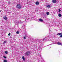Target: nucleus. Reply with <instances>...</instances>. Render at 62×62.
<instances>
[{
	"mask_svg": "<svg viewBox=\"0 0 62 62\" xmlns=\"http://www.w3.org/2000/svg\"><path fill=\"white\" fill-rule=\"evenodd\" d=\"M16 8L19 9H21L22 8V6L20 4H17L16 6Z\"/></svg>",
	"mask_w": 62,
	"mask_h": 62,
	"instance_id": "obj_1",
	"label": "nucleus"
},
{
	"mask_svg": "<svg viewBox=\"0 0 62 62\" xmlns=\"http://www.w3.org/2000/svg\"><path fill=\"white\" fill-rule=\"evenodd\" d=\"M30 53V51L27 52L25 53V54L26 55H27V56H28Z\"/></svg>",
	"mask_w": 62,
	"mask_h": 62,
	"instance_id": "obj_2",
	"label": "nucleus"
},
{
	"mask_svg": "<svg viewBox=\"0 0 62 62\" xmlns=\"http://www.w3.org/2000/svg\"><path fill=\"white\" fill-rule=\"evenodd\" d=\"M57 44H58V45H62V43L59 42H57Z\"/></svg>",
	"mask_w": 62,
	"mask_h": 62,
	"instance_id": "obj_3",
	"label": "nucleus"
},
{
	"mask_svg": "<svg viewBox=\"0 0 62 62\" xmlns=\"http://www.w3.org/2000/svg\"><path fill=\"white\" fill-rule=\"evenodd\" d=\"M39 21H40V22H42V21H43L42 19L41 18L39 19Z\"/></svg>",
	"mask_w": 62,
	"mask_h": 62,
	"instance_id": "obj_4",
	"label": "nucleus"
},
{
	"mask_svg": "<svg viewBox=\"0 0 62 62\" xmlns=\"http://www.w3.org/2000/svg\"><path fill=\"white\" fill-rule=\"evenodd\" d=\"M51 6H50V5H47L46 6V7L47 8H50V7Z\"/></svg>",
	"mask_w": 62,
	"mask_h": 62,
	"instance_id": "obj_5",
	"label": "nucleus"
},
{
	"mask_svg": "<svg viewBox=\"0 0 62 62\" xmlns=\"http://www.w3.org/2000/svg\"><path fill=\"white\" fill-rule=\"evenodd\" d=\"M3 19H4L5 20H7V17L5 16L4 17H3Z\"/></svg>",
	"mask_w": 62,
	"mask_h": 62,
	"instance_id": "obj_6",
	"label": "nucleus"
},
{
	"mask_svg": "<svg viewBox=\"0 0 62 62\" xmlns=\"http://www.w3.org/2000/svg\"><path fill=\"white\" fill-rule=\"evenodd\" d=\"M56 0H53L52 2L53 3H56Z\"/></svg>",
	"mask_w": 62,
	"mask_h": 62,
	"instance_id": "obj_7",
	"label": "nucleus"
},
{
	"mask_svg": "<svg viewBox=\"0 0 62 62\" xmlns=\"http://www.w3.org/2000/svg\"><path fill=\"white\" fill-rule=\"evenodd\" d=\"M36 5H39V2L38 1H37L36 2Z\"/></svg>",
	"mask_w": 62,
	"mask_h": 62,
	"instance_id": "obj_8",
	"label": "nucleus"
},
{
	"mask_svg": "<svg viewBox=\"0 0 62 62\" xmlns=\"http://www.w3.org/2000/svg\"><path fill=\"white\" fill-rule=\"evenodd\" d=\"M22 59L23 60V61H25V58L24 56H23L22 57Z\"/></svg>",
	"mask_w": 62,
	"mask_h": 62,
	"instance_id": "obj_9",
	"label": "nucleus"
},
{
	"mask_svg": "<svg viewBox=\"0 0 62 62\" xmlns=\"http://www.w3.org/2000/svg\"><path fill=\"white\" fill-rule=\"evenodd\" d=\"M58 16L59 17H61L62 16V15L60 14H59L58 15Z\"/></svg>",
	"mask_w": 62,
	"mask_h": 62,
	"instance_id": "obj_10",
	"label": "nucleus"
},
{
	"mask_svg": "<svg viewBox=\"0 0 62 62\" xmlns=\"http://www.w3.org/2000/svg\"><path fill=\"white\" fill-rule=\"evenodd\" d=\"M16 33L17 34H20V32L19 31H16Z\"/></svg>",
	"mask_w": 62,
	"mask_h": 62,
	"instance_id": "obj_11",
	"label": "nucleus"
},
{
	"mask_svg": "<svg viewBox=\"0 0 62 62\" xmlns=\"http://www.w3.org/2000/svg\"><path fill=\"white\" fill-rule=\"evenodd\" d=\"M4 62H8L7 60H4L3 61Z\"/></svg>",
	"mask_w": 62,
	"mask_h": 62,
	"instance_id": "obj_12",
	"label": "nucleus"
},
{
	"mask_svg": "<svg viewBox=\"0 0 62 62\" xmlns=\"http://www.w3.org/2000/svg\"><path fill=\"white\" fill-rule=\"evenodd\" d=\"M46 14L47 15H49V12H46Z\"/></svg>",
	"mask_w": 62,
	"mask_h": 62,
	"instance_id": "obj_13",
	"label": "nucleus"
},
{
	"mask_svg": "<svg viewBox=\"0 0 62 62\" xmlns=\"http://www.w3.org/2000/svg\"><path fill=\"white\" fill-rule=\"evenodd\" d=\"M61 33H58L57 34V35L58 36H59V35H61Z\"/></svg>",
	"mask_w": 62,
	"mask_h": 62,
	"instance_id": "obj_14",
	"label": "nucleus"
},
{
	"mask_svg": "<svg viewBox=\"0 0 62 62\" xmlns=\"http://www.w3.org/2000/svg\"><path fill=\"white\" fill-rule=\"evenodd\" d=\"M5 53L6 54H8V52L7 51H5Z\"/></svg>",
	"mask_w": 62,
	"mask_h": 62,
	"instance_id": "obj_15",
	"label": "nucleus"
},
{
	"mask_svg": "<svg viewBox=\"0 0 62 62\" xmlns=\"http://www.w3.org/2000/svg\"><path fill=\"white\" fill-rule=\"evenodd\" d=\"M60 37H62V33H61V34L60 35Z\"/></svg>",
	"mask_w": 62,
	"mask_h": 62,
	"instance_id": "obj_16",
	"label": "nucleus"
},
{
	"mask_svg": "<svg viewBox=\"0 0 62 62\" xmlns=\"http://www.w3.org/2000/svg\"><path fill=\"white\" fill-rule=\"evenodd\" d=\"M3 57L4 58H5V59L7 58V57H6V56H4Z\"/></svg>",
	"mask_w": 62,
	"mask_h": 62,
	"instance_id": "obj_17",
	"label": "nucleus"
},
{
	"mask_svg": "<svg viewBox=\"0 0 62 62\" xmlns=\"http://www.w3.org/2000/svg\"><path fill=\"white\" fill-rule=\"evenodd\" d=\"M38 41L39 42H41V41H39V40Z\"/></svg>",
	"mask_w": 62,
	"mask_h": 62,
	"instance_id": "obj_18",
	"label": "nucleus"
},
{
	"mask_svg": "<svg viewBox=\"0 0 62 62\" xmlns=\"http://www.w3.org/2000/svg\"><path fill=\"white\" fill-rule=\"evenodd\" d=\"M10 33H9L8 34V36H10Z\"/></svg>",
	"mask_w": 62,
	"mask_h": 62,
	"instance_id": "obj_19",
	"label": "nucleus"
},
{
	"mask_svg": "<svg viewBox=\"0 0 62 62\" xmlns=\"http://www.w3.org/2000/svg\"><path fill=\"white\" fill-rule=\"evenodd\" d=\"M60 11H61V10H60V9H59V12H60Z\"/></svg>",
	"mask_w": 62,
	"mask_h": 62,
	"instance_id": "obj_20",
	"label": "nucleus"
},
{
	"mask_svg": "<svg viewBox=\"0 0 62 62\" xmlns=\"http://www.w3.org/2000/svg\"><path fill=\"white\" fill-rule=\"evenodd\" d=\"M23 39H26V38H25V37H24Z\"/></svg>",
	"mask_w": 62,
	"mask_h": 62,
	"instance_id": "obj_21",
	"label": "nucleus"
},
{
	"mask_svg": "<svg viewBox=\"0 0 62 62\" xmlns=\"http://www.w3.org/2000/svg\"><path fill=\"white\" fill-rule=\"evenodd\" d=\"M6 41H5L3 43L4 44L5 43H6Z\"/></svg>",
	"mask_w": 62,
	"mask_h": 62,
	"instance_id": "obj_22",
	"label": "nucleus"
},
{
	"mask_svg": "<svg viewBox=\"0 0 62 62\" xmlns=\"http://www.w3.org/2000/svg\"><path fill=\"white\" fill-rule=\"evenodd\" d=\"M8 4H10V2L9 1L8 2Z\"/></svg>",
	"mask_w": 62,
	"mask_h": 62,
	"instance_id": "obj_23",
	"label": "nucleus"
},
{
	"mask_svg": "<svg viewBox=\"0 0 62 62\" xmlns=\"http://www.w3.org/2000/svg\"><path fill=\"white\" fill-rule=\"evenodd\" d=\"M45 39H46V38L43 39V40L44 41V40H45Z\"/></svg>",
	"mask_w": 62,
	"mask_h": 62,
	"instance_id": "obj_24",
	"label": "nucleus"
},
{
	"mask_svg": "<svg viewBox=\"0 0 62 62\" xmlns=\"http://www.w3.org/2000/svg\"><path fill=\"white\" fill-rule=\"evenodd\" d=\"M25 37H27V36H26V35H25Z\"/></svg>",
	"mask_w": 62,
	"mask_h": 62,
	"instance_id": "obj_25",
	"label": "nucleus"
},
{
	"mask_svg": "<svg viewBox=\"0 0 62 62\" xmlns=\"http://www.w3.org/2000/svg\"><path fill=\"white\" fill-rule=\"evenodd\" d=\"M1 10H0V12H1Z\"/></svg>",
	"mask_w": 62,
	"mask_h": 62,
	"instance_id": "obj_26",
	"label": "nucleus"
},
{
	"mask_svg": "<svg viewBox=\"0 0 62 62\" xmlns=\"http://www.w3.org/2000/svg\"><path fill=\"white\" fill-rule=\"evenodd\" d=\"M20 23H21V22H20Z\"/></svg>",
	"mask_w": 62,
	"mask_h": 62,
	"instance_id": "obj_27",
	"label": "nucleus"
},
{
	"mask_svg": "<svg viewBox=\"0 0 62 62\" xmlns=\"http://www.w3.org/2000/svg\"><path fill=\"white\" fill-rule=\"evenodd\" d=\"M48 39H49V38H48Z\"/></svg>",
	"mask_w": 62,
	"mask_h": 62,
	"instance_id": "obj_28",
	"label": "nucleus"
}]
</instances>
